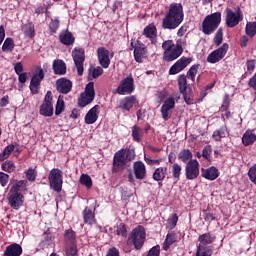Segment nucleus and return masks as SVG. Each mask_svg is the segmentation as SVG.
Instances as JSON below:
<instances>
[{
  "mask_svg": "<svg viewBox=\"0 0 256 256\" xmlns=\"http://www.w3.org/2000/svg\"><path fill=\"white\" fill-rule=\"evenodd\" d=\"M18 81L19 83H26L27 82V73L18 74Z\"/></svg>",
  "mask_w": 256,
  "mask_h": 256,
  "instance_id": "774afa93",
  "label": "nucleus"
},
{
  "mask_svg": "<svg viewBox=\"0 0 256 256\" xmlns=\"http://www.w3.org/2000/svg\"><path fill=\"white\" fill-rule=\"evenodd\" d=\"M45 79V72H43V68L38 67L35 74L32 76L30 81V91L33 95H37L39 93V87H41V81Z\"/></svg>",
  "mask_w": 256,
  "mask_h": 256,
  "instance_id": "9b49d317",
  "label": "nucleus"
},
{
  "mask_svg": "<svg viewBox=\"0 0 256 256\" xmlns=\"http://www.w3.org/2000/svg\"><path fill=\"white\" fill-rule=\"evenodd\" d=\"M80 183L81 185H85L88 189H91L93 187V181L91 180V177L87 174H82L80 177Z\"/></svg>",
  "mask_w": 256,
  "mask_h": 256,
  "instance_id": "de8ad7c7",
  "label": "nucleus"
},
{
  "mask_svg": "<svg viewBox=\"0 0 256 256\" xmlns=\"http://www.w3.org/2000/svg\"><path fill=\"white\" fill-rule=\"evenodd\" d=\"M134 59L137 63H143V59H147V48L145 45L139 44L134 48Z\"/></svg>",
  "mask_w": 256,
  "mask_h": 256,
  "instance_id": "4be33fe9",
  "label": "nucleus"
},
{
  "mask_svg": "<svg viewBox=\"0 0 256 256\" xmlns=\"http://www.w3.org/2000/svg\"><path fill=\"white\" fill-rule=\"evenodd\" d=\"M191 64V58L182 57L178 61L175 62L169 69V75H177V73H181L187 66Z\"/></svg>",
  "mask_w": 256,
  "mask_h": 256,
  "instance_id": "f3484780",
  "label": "nucleus"
},
{
  "mask_svg": "<svg viewBox=\"0 0 256 256\" xmlns=\"http://www.w3.org/2000/svg\"><path fill=\"white\" fill-rule=\"evenodd\" d=\"M59 39L63 45H73V43H75V38L71 32H62L59 36Z\"/></svg>",
  "mask_w": 256,
  "mask_h": 256,
  "instance_id": "2f4dec72",
  "label": "nucleus"
},
{
  "mask_svg": "<svg viewBox=\"0 0 256 256\" xmlns=\"http://www.w3.org/2000/svg\"><path fill=\"white\" fill-rule=\"evenodd\" d=\"M168 171L169 168H167V166L159 167L154 171L152 178L154 181H163V179H165L167 176Z\"/></svg>",
  "mask_w": 256,
  "mask_h": 256,
  "instance_id": "c756f323",
  "label": "nucleus"
},
{
  "mask_svg": "<svg viewBox=\"0 0 256 256\" xmlns=\"http://www.w3.org/2000/svg\"><path fill=\"white\" fill-rule=\"evenodd\" d=\"M15 151V145L11 144L5 147L3 152L0 154V161H5V159H9L11 153Z\"/></svg>",
  "mask_w": 256,
  "mask_h": 256,
  "instance_id": "58836bf2",
  "label": "nucleus"
},
{
  "mask_svg": "<svg viewBox=\"0 0 256 256\" xmlns=\"http://www.w3.org/2000/svg\"><path fill=\"white\" fill-rule=\"evenodd\" d=\"M185 175L188 181H194L199 177V161L196 159L190 160L185 166Z\"/></svg>",
  "mask_w": 256,
  "mask_h": 256,
  "instance_id": "ddd939ff",
  "label": "nucleus"
},
{
  "mask_svg": "<svg viewBox=\"0 0 256 256\" xmlns=\"http://www.w3.org/2000/svg\"><path fill=\"white\" fill-rule=\"evenodd\" d=\"M247 70L254 71L255 70V60H248L247 63Z\"/></svg>",
  "mask_w": 256,
  "mask_h": 256,
  "instance_id": "338daca9",
  "label": "nucleus"
},
{
  "mask_svg": "<svg viewBox=\"0 0 256 256\" xmlns=\"http://www.w3.org/2000/svg\"><path fill=\"white\" fill-rule=\"evenodd\" d=\"M192 158H193V153H191V150L189 149L182 150L178 155V159H180L182 163H187V161H189V159H192Z\"/></svg>",
  "mask_w": 256,
  "mask_h": 256,
  "instance_id": "ea45409f",
  "label": "nucleus"
},
{
  "mask_svg": "<svg viewBox=\"0 0 256 256\" xmlns=\"http://www.w3.org/2000/svg\"><path fill=\"white\" fill-rule=\"evenodd\" d=\"M164 61H175L183 54V46L174 43L173 40H166L162 43Z\"/></svg>",
  "mask_w": 256,
  "mask_h": 256,
  "instance_id": "20e7f679",
  "label": "nucleus"
},
{
  "mask_svg": "<svg viewBox=\"0 0 256 256\" xmlns=\"http://www.w3.org/2000/svg\"><path fill=\"white\" fill-rule=\"evenodd\" d=\"M101 110V106L95 105L92 107L84 117V121L86 125H93L99 119V112Z\"/></svg>",
  "mask_w": 256,
  "mask_h": 256,
  "instance_id": "6ab92c4d",
  "label": "nucleus"
},
{
  "mask_svg": "<svg viewBox=\"0 0 256 256\" xmlns=\"http://www.w3.org/2000/svg\"><path fill=\"white\" fill-rule=\"evenodd\" d=\"M101 75H103V68L101 67H96V68H90L89 69V79H97V77H101Z\"/></svg>",
  "mask_w": 256,
  "mask_h": 256,
  "instance_id": "79ce46f5",
  "label": "nucleus"
},
{
  "mask_svg": "<svg viewBox=\"0 0 256 256\" xmlns=\"http://www.w3.org/2000/svg\"><path fill=\"white\" fill-rule=\"evenodd\" d=\"M23 255V247L14 243L6 247L3 256H20Z\"/></svg>",
  "mask_w": 256,
  "mask_h": 256,
  "instance_id": "b1692460",
  "label": "nucleus"
},
{
  "mask_svg": "<svg viewBox=\"0 0 256 256\" xmlns=\"http://www.w3.org/2000/svg\"><path fill=\"white\" fill-rule=\"evenodd\" d=\"M248 177H250V181L256 185V166H253L249 169Z\"/></svg>",
  "mask_w": 256,
  "mask_h": 256,
  "instance_id": "bf43d9fd",
  "label": "nucleus"
},
{
  "mask_svg": "<svg viewBox=\"0 0 256 256\" xmlns=\"http://www.w3.org/2000/svg\"><path fill=\"white\" fill-rule=\"evenodd\" d=\"M132 137L134 141H137V143H141V139H143V129H141L137 125L132 127Z\"/></svg>",
  "mask_w": 256,
  "mask_h": 256,
  "instance_id": "c9c22d12",
  "label": "nucleus"
},
{
  "mask_svg": "<svg viewBox=\"0 0 256 256\" xmlns=\"http://www.w3.org/2000/svg\"><path fill=\"white\" fill-rule=\"evenodd\" d=\"M256 141V134L251 130H247L242 136V143L245 147H249V145H253Z\"/></svg>",
  "mask_w": 256,
  "mask_h": 256,
  "instance_id": "c85d7f7f",
  "label": "nucleus"
},
{
  "mask_svg": "<svg viewBox=\"0 0 256 256\" xmlns=\"http://www.w3.org/2000/svg\"><path fill=\"white\" fill-rule=\"evenodd\" d=\"M83 217L84 222L88 225H93V223H95V214H93V211L87 208L83 211Z\"/></svg>",
  "mask_w": 256,
  "mask_h": 256,
  "instance_id": "e433bc0d",
  "label": "nucleus"
},
{
  "mask_svg": "<svg viewBox=\"0 0 256 256\" xmlns=\"http://www.w3.org/2000/svg\"><path fill=\"white\" fill-rule=\"evenodd\" d=\"M95 99V85L93 82H89L86 85L85 91L80 95L78 99L79 107H87L90 103H93Z\"/></svg>",
  "mask_w": 256,
  "mask_h": 256,
  "instance_id": "1a4fd4ad",
  "label": "nucleus"
},
{
  "mask_svg": "<svg viewBox=\"0 0 256 256\" xmlns=\"http://www.w3.org/2000/svg\"><path fill=\"white\" fill-rule=\"evenodd\" d=\"M66 255L67 256H79L78 251H77V245L75 244H70L66 248Z\"/></svg>",
  "mask_w": 256,
  "mask_h": 256,
  "instance_id": "3c124183",
  "label": "nucleus"
},
{
  "mask_svg": "<svg viewBox=\"0 0 256 256\" xmlns=\"http://www.w3.org/2000/svg\"><path fill=\"white\" fill-rule=\"evenodd\" d=\"M15 73H17L18 75H21L23 73V64H21V62H18L15 66Z\"/></svg>",
  "mask_w": 256,
  "mask_h": 256,
  "instance_id": "69168bd1",
  "label": "nucleus"
},
{
  "mask_svg": "<svg viewBox=\"0 0 256 256\" xmlns=\"http://www.w3.org/2000/svg\"><path fill=\"white\" fill-rule=\"evenodd\" d=\"M26 179L28 181H35L37 179V171L33 168H29L28 170L25 171Z\"/></svg>",
  "mask_w": 256,
  "mask_h": 256,
  "instance_id": "603ef678",
  "label": "nucleus"
},
{
  "mask_svg": "<svg viewBox=\"0 0 256 256\" xmlns=\"http://www.w3.org/2000/svg\"><path fill=\"white\" fill-rule=\"evenodd\" d=\"M214 43L215 45H220L221 43H223V29L219 28L215 34L214 37Z\"/></svg>",
  "mask_w": 256,
  "mask_h": 256,
  "instance_id": "5fc2aeb1",
  "label": "nucleus"
},
{
  "mask_svg": "<svg viewBox=\"0 0 256 256\" xmlns=\"http://www.w3.org/2000/svg\"><path fill=\"white\" fill-rule=\"evenodd\" d=\"M135 89L134 81L132 77H127L122 80L117 88L118 95H130V93Z\"/></svg>",
  "mask_w": 256,
  "mask_h": 256,
  "instance_id": "dca6fc26",
  "label": "nucleus"
},
{
  "mask_svg": "<svg viewBox=\"0 0 256 256\" xmlns=\"http://www.w3.org/2000/svg\"><path fill=\"white\" fill-rule=\"evenodd\" d=\"M1 169L6 173H15V169H17V167L15 166V162L8 160L1 164Z\"/></svg>",
  "mask_w": 256,
  "mask_h": 256,
  "instance_id": "f704fd0d",
  "label": "nucleus"
},
{
  "mask_svg": "<svg viewBox=\"0 0 256 256\" xmlns=\"http://www.w3.org/2000/svg\"><path fill=\"white\" fill-rule=\"evenodd\" d=\"M179 221V217L177 214H173L167 222V229H175L177 227V222Z\"/></svg>",
  "mask_w": 256,
  "mask_h": 256,
  "instance_id": "8fccbe9b",
  "label": "nucleus"
},
{
  "mask_svg": "<svg viewBox=\"0 0 256 256\" xmlns=\"http://www.w3.org/2000/svg\"><path fill=\"white\" fill-rule=\"evenodd\" d=\"M145 162L147 163V165H160L161 163V159H157V160H153L151 158L145 157Z\"/></svg>",
  "mask_w": 256,
  "mask_h": 256,
  "instance_id": "680f3d73",
  "label": "nucleus"
},
{
  "mask_svg": "<svg viewBox=\"0 0 256 256\" xmlns=\"http://www.w3.org/2000/svg\"><path fill=\"white\" fill-rule=\"evenodd\" d=\"M202 177L208 181H215L219 177V169L215 166H211L207 169L202 168Z\"/></svg>",
  "mask_w": 256,
  "mask_h": 256,
  "instance_id": "5701e85b",
  "label": "nucleus"
},
{
  "mask_svg": "<svg viewBox=\"0 0 256 256\" xmlns=\"http://www.w3.org/2000/svg\"><path fill=\"white\" fill-rule=\"evenodd\" d=\"M197 69H198V66L197 65H193V66H191V68L187 72V76L186 77L189 80H191L192 83H195V77L197 76Z\"/></svg>",
  "mask_w": 256,
  "mask_h": 256,
  "instance_id": "09e8293b",
  "label": "nucleus"
},
{
  "mask_svg": "<svg viewBox=\"0 0 256 256\" xmlns=\"http://www.w3.org/2000/svg\"><path fill=\"white\" fill-rule=\"evenodd\" d=\"M228 50L229 44L224 43L220 48L214 50L210 55H208V63H218V61H221V59L227 55Z\"/></svg>",
  "mask_w": 256,
  "mask_h": 256,
  "instance_id": "2eb2a0df",
  "label": "nucleus"
},
{
  "mask_svg": "<svg viewBox=\"0 0 256 256\" xmlns=\"http://www.w3.org/2000/svg\"><path fill=\"white\" fill-rule=\"evenodd\" d=\"M135 159V150H119L114 154L113 158V171L115 173L123 171V169L129 167V161Z\"/></svg>",
  "mask_w": 256,
  "mask_h": 256,
  "instance_id": "7ed1b4c3",
  "label": "nucleus"
},
{
  "mask_svg": "<svg viewBox=\"0 0 256 256\" xmlns=\"http://www.w3.org/2000/svg\"><path fill=\"white\" fill-rule=\"evenodd\" d=\"M9 183V175L4 172H0V184L2 187H6Z\"/></svg>",
  "mask_w": 256,
  "mask_h": 256,
  "instance_id": "6e6d98bb",
  "label": "nucleus"
},
{
  "mask_svg": "<svg viewBox=\"0 0 256 256\" xmlns=\"http://www.w3.org/2000/svg\"><path fill=\"white\" fill-rule=\"evenodd\" d=\"M73 61L76 65L78 75H83V63H85V50L83 48L75 49L72 52Z\"/></svg>",
  "mask_w": 256,
  "mask_h": 256,
  "instance_id": "4468645a",
  "label": "nucleus"
},
{
  "mask_svg": "<svg viewBox=\"0 0 256 256\" xmlns=\"http://www.w3.org/2000/svg\"><path fill=\"white\" fill-rule=\"evenodd\" d=\"M243 21V14L241 13V10H238L237 12H234L231 10V8L226 9V25L227 27H237L239 23Z\"/></svg>",
  "mask_w": 256,
  "mask_h": 256,
  "instance_id": "f8f14e48",
  "label": "nucleus"
},
{
  "mask_svg": "<svg viewBox=\"0 0 256 256\" xmlns=\"http://www.w3.org/2000/svg\"><path fill=\"white\" fill-rule=\"evenodd\" d=\"M213 250L209 247L198 246L196 256H212Z\"/></svg>",
  "mask_w": 256,
  "mask_h": 256,
  "instance_id": "49530a36",
  "label": "nucleus"
},
{
  "mask_svg": "<svg viewBox=\"0 0 256 256\" xmlns=\"http://www.w3.org/2000/svg\"><path fill=\"white\" fill-rule=\"evenodd\" d=\"M211 153H213V149L211 148V146H206L202 151V157H204V159H210Z\"/></svg>",
  "mask_w": 256,
  "mask_h": 256,
  "instance_id": "13d9d810",
  "label": "nucleus"
},
{
  "mask_svg": "<svg viewBox=\"0 0 256 256\" xmlns=\"http://www.w3.org/2000/svg\"><path fill=\"white\" fill-rule=\"evenodd\" d=\"M171 171L173 179H177L179 181V179H181V171H183L181 165L179 163H174L171 167Z\"/></svg>",
  "mask_w": 256,
  "mask_h": 256,
  "instance_id": "4c0bfd02",
  "label": "nucleus"
},
{
  "mask_svg": "<svg viewBox=\"0 0 256 256\" xmlns=\"http://www.w3.org/2000/svg\"><path fill=\"white\" fill-rule=\"evenodd\" d=\"M117 235L127 237V228H125V224L121 223L117 226Z\"/></svg>",
  "mask_w": 256,
  "mask_h": 256,
  "instance_id": "4d7b16f0",
  "label": "nucleus"
},
{
  "mask_svg": "<svg viewBox=\"0 0 256 256\" xmlns=\"http://www.w3.org/2000/svg\"><path fill=\"white\" fill-rule=\"evenodd\" d=\"M183 17V5L179 3L171 4L169 13L163 19L162 27L164 29H177V26L183 23Z\"/></svg>",
  "mask_w": 256,
  "mask_h": 256,
  "instance_id": "f257e3e1",
  "label": "nucleus"
},
{
  "mask_svg": "<svg viewBox=\"0 0 256 256\" xmlns=\"http://www.w3.org/2000/svg\"><path fill=\"white\" fill-rule=\"evenodd\" d=\"M198 241L200 242L198 247H207V245H211L215 241V238L211 234L205 233L199 236Z\"/></svg>",
  "mask_w": 256,
  "mask_h": 256,
  "instance_id": "473e14b6",
  "label": "nucleus"
},
{
  "mask_svg": "<svg viewBox=\"0 0 256 256\" xmlns=\"http://www.w3.org/2000/svg\"><path fill=\"white\" fill-rule=\"evenodd\" d=\"M246 35H248L249 37H255L256 35V22H248L246 24Z\"/></svg>",
  "mask_w": 256,
  "mask_h": 256,
  "instance_id": "c03bdc74",
  "label": "nucleus"
},
{
  "mask_svg": "<svg viewBox=\"0 0 256 256\" xmlns=\"http://www.w3.org/2000/svg\"><path fill=\"white\" fill-rule=\"evenodd\" d=\"M65 239L68 243H71V245H75V232L73 230H67Z\"/></svg>",
  "mask_w": 256,
  "mask_h": 256,
  "instance_id": "864d4df0",
  "label": "nucleus"
},
{
  "mask_svg": "<svg viewBox=\"0 0 256 256\" xmlns=\"http://www.w3.org/2000/svg\"><path fill=\"white\" fill-rule=\"evenodd\" d=\"M27 187V181L20 180L16 182L10 189L8 193V205L12 207V209H19L23 206L24 196L21 191H25Z\"/></svg>",
  "mask_w": 256,
  "mask_h": 256,
  "instance_id": "f03ea898",
  "label": "nucleus"
},
{
  "mask_svg": "<svg viewBox=\"0 0 256 256\" xmlns=\"http://www.w3.org/2000/svg\"><path fill=\"white\" fill-rule=\"evenodd\" d=\"M56 87H57V91H59V93H63L64 95H67V93L71 92L73 83H71L70 80L61 78L56 81Z\"/></svg>",
  "mask_w": 256,
  "mask_h": 256,
  "instance_id": "412c9836",
  "label": "nucleus"
},
{
  "mask_svg": "<svg viewBox=\"0 0 256 256\" xmlns=\"http://www.w3.org/2000/svg\"><path fill=\"white\" fill-rule=\"evenodd\" d=\"M227 135H229L227 126H222L219 130L213 132L212 139H214V141H221V139L227 137Z\"/></svg>",
  "mask_w": 256,
  "mask_h": 256,
  "instance_id": "7c9ffc66",
  "label": "nucleus"
},
{
  "mask_svg": "<svg viewBox=\"0 0 256 256\" xmlns=\"http://www.w3.org/2000/svg\"><path fill=\"white\" fill-rule=\"evenodd\" d=\"M229 95H225L224 96V99H223V103H222V106L220 108V111H227V109H229Z\"/></svg>",
  "mask_w": 256,
  "mask_h": 256,
  "instance_id": "052dcab7",
  "label": "nucleus"
},
{
  "mask_svg": "<svg viewBox=\"0 0 256 256\" xmlns=\"http://www.w3.org/2000/svg\"><path fill=\"white\" fill-rule=\"evenodd\" d=\"M53 69L55 75H65L67 73V65L63 60H55L53 62Z\"/></svg>",
  "mask_w": 256,
  "mask_h": 256,
  "instance_id": "cd10ccee",
  "label": "nucleus"
},
{
  "mask_svg": "<svg viewBox=\"0 0 256 256\" xmlns=\"http://www.w3.org/2000/svg\"><path fill=\"white\" fill-rule=\"evenodd\" d=\"M221 24V12H215L205 17L202 23V32L205 35H211L217 30V27Z\"/></svg>",
  "mask_w": 256,
  "mask_h": 256,
  "instance_id": "39448f33",
  "label": "nucleus"
},
{
  "mask_svg": "<svg viewBox=\"0 0 256 256\" xmlns=\"http://www.w3.org/2000/svg\"><path fill=\"white\" fill-rule=\"evenodd\" d=\"M14 47H15V43L13 42V39L6 38V40L4 41V43L2 45V50L5 53H9V51H13Z\"/></svg>",
  "mask_w": 256,
  "mask_h": 256,
  "instance_id": "a18cd8bd",
  "label": "nucleus"
},
{
  "mask_svg": "<svg viewBox=\"0 0 256 256\" xmlns=\"http://www.w3.org/2000/svg\"><path fill=\"white\" fill-rule=\"evenodd\" d=\"M106 256H119V250L115 247H112L107 251Z\"/></svg>",
  "mask_w": 256,
  "mask_h": 256,
  "instance_id": "0e129e2a",
  "label": "nucleus"
},
{
  "mask_svg": "<svg viewBox=\"0 0 256 256\" xmlns=\"http://www.w3.org/2000/svg\"><path fill=\"white\" fill-rule=\"evenodd\" d=\"M174 108L175 98H167L161 107L162 119H164V121H169V118L171 117L170 111Z\"/></svg>",
  "mask_w": 256,
  "mask_h": 256,
  "instance_id": "a211bd4d",
  "label": "nucleus"
},
{
  "mask_svg": "<svg viewBox=\"0 0 256 256\" xmlns=\"http://www.w3.org/2000/svg\"><path fill=\"white\" fill-rule=\"evenodd\" d=\"M143 35L146 36L147 39H150L151 43H157V28L153 24H149L144 28Z\"/></svg>",
  "mask_w": 256,
  "mask_h": 256,
  "instance_id": "393cba45",
  "label": "nucleus"
},
{
  "mask_svg": "<svg viewBox=\"0 0 256 256\" xmlns=\"http://www.w3.org/2000/svg\"><path fill=\"white\" fill-rule=\"evenodd\" d=\"M133 167L136 179H145V175H147L145 164L141 161H138L134 163Z\"/></svg>",
  "mask_w": 256,
  "mask_h": 256,
  "instance_id": "bb28decb",
  "label": "nucleus"
},
{
  "mask_svg": "<svg viewBox=\"0 0 256 256\" xmlns=\"http://www.w3.org/2000/svg\"><path fill=\"white\" fill-rule=\"evenodd\" d=\"M178 87L180 93H182L184 97V101L187 105H193L195 102L193 101V90L191 89V84L187 83V76L180 75L178 78Z\"/></svg>",
  "mask_w": 256,
  "mask_h": 256,
  "instance_id": "423d86ee",
  "label": "nucleus"
},
{
  "mask_svg": "<svg viewBox=\"0 0 256 256\" xmlns=\"http://www.w3.org/2000/svg\"><path fill=\"white\" fill-rule=\"evenodd\" d=\"M23 31L26 37H29L30 39L35 37V26L32 23L25 24Z\"/></svg>",
  "mask_w": 256,
  "mask_h": 256,
  "instance_id": "a19ab883",
  "label": "nucleus"
},
{
  "mask_svg": "<svg viewBox=\"0 0 256 256\" xmlns=\"http://www.w3.org/2000/svg\"><path fill=\"white\" fill-rule=\"evenodd\" d=\"M98 60L100 65L107 69L109 65H111V59L109 58V50L105 49L104 47L98 48Z\"/></svg>",
  "mask_w": 256,
  "mask_h": 256,
  "instance_id": "aec40b11",
  "label": "nucleus"
},
{
  "mask_svg": "<svg viewBox=\"0 0 256 256\" xmlns=\"http://www.w3.org/2000/svg\"><path fill=\"white\" fill-rule=\"evenodd\" d=\"M50 29L55 33L59 29V20H52L50 22Z\"/></svg>",
  "mask_w": 256,
  "mask_h": 256,
  "instance_id": "e2e57ef3",
  "label": "nucleus"
},
{
  "mask_svg": "<svg viewBox=\"0 0 256 256\" xmlns=\"http://www.w3.org/2000/svg\"><path fill=\"white\" fill-rule=\"evenodd\" d=\"M128 243H133L135 249L137 250L141 249L145 243V228L143 226H138L133 229L128 238Z\"/></svg>",
  "mask_w": 256,
  "mask_h": 256,
  "instance_id": "6e6552de",
  "label": "nucleus"
},
{
  "mask_svg": "<svg viewBox=\"0 0 256 256\" xmlns=\"http://www.w3.org/2000/svg\"><path fill=\"white\" fill-rule=\"evenodd\" d=\"M63 111H65V101L63 97L59 96L55 107V115H61Z\"/></svg>",
  "mask_w": 256,
  "mask_h": 256,
  "instance_id": "37998d69",
  "label": "nucleus"
},
{
  "mask_svg": "<svg viewBox=\"0 0 256 256\" xmlns=\"http://www.w3.org/2000/svg\"><path fill=\"white\" fill-rule=\"evenodd\" d=\"M177 241V235L170 233L166 235V239L163 243L162 249L164 251H168L169 247L172 246L173 243H175Z\"/></svg>",
  "mask_w": 256,
  "mask_h": 256,
  "instance_id": "72a5a7b5",
  "label": "nucleus"
},
{
  "mask_svg": "<svg viewBox=\"0 0 256 256\" xmlns=\"http://www.w3.org/2000/svg\"><path fill=\"white\" fill-rule=\"evenodd\" d=\"M51 189L56 193H61L63 189V171L58 168H54L50 171L48 176Z\"/></svg>",
  "mask_w": 256,
  "mask_h": 256,
  "instance_id": "0eeeda50",
  "label": "nucleus"
},
{
  "mask_svg": "<svg viewBox=\"0 0 256 256\" xmlns=\"http://www.w3.org/2000/svg\"><path fill=\"white\" fill-rule=\"evenodd\" d=\"M40 115L43 117H53V92L48 91L44 97L43 103L39 110Z\"/></svg>",
  "mask_w": 256,
  "mask_h": 256,
  "instance_id": "9d476101",
  "label": "nucleus"
},
{
  "mask_svg": "<svg viewBox=\"0 0 256 256\" xmlns=\"http://www.w3.org/2000/svg\"><path fill=\"white\" fill-rule=\"evenodd\" d=\"M135 103H137V98L135 96H128L120 101L119 108L125 111H131Z\"/></svg>",
  "mask_w": 256,
  "mask_h": 256,
  "instance_id": "a878e982",
  "label": "nucleus"
}]
</instances>
